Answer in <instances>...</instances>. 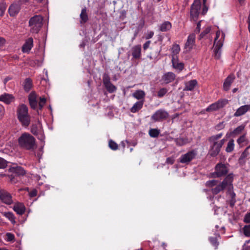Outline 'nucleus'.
<instances>
[{
  "instance_id": "nucleus-10",
  "label": "nucleus",
  "mask_w": 250,
  "mask_h": 250,
  "mask_svg": "<svg viewBox=\"0 0 250 250\" xmlns=\"http://www.w3.org/2000/svg\"><path fill=\"white\" fill-rule=\"evenodd\" d=\"M228 103L229 101L227 99L219 100L217 102L210 104L206 108V111L208 112L216 111L220 108H223L224 106L227 104Z\"/></svg>"
},
{
  "instance_id": "nucleus-46",
  "label": "nucleus",
  "mask_w": 250,
  "mask_h": 250,
  "mask_svg": "<svg viewBox=\"0 0 250 250\" xmlns=\"http://www.w3.org/2000/svg\"><path fill=\"white\" fill-rule=\"evenodd\" d=\"M46 99L44 97L40 98L39 107L40 109L41 110L46 103Z\"/></svg>"
},
{
  "instance_id": "nucleus-51",
  "label": "nucleus",
  "mask_w": 250,
  "mask_h": 250,
  "mask_svg": "<svg viewBox=\"0 0 250 250\" xmlns=\"http://www.w3.org/2000/svg\"><path fill=\"white\" fill-rule=\"evenodd\" d=\"M246 140V137L245 135H243L241 136L237 140V142L239 145H241L242 143H244Z\"/></svg>"
},
{
  "instance_id": "nucleus-53",
  "label": "nucleus",
  "mask_w": 250,
  "mask_h": 250,
  "mask_svg": "<svg viewBox=\"0 0 250 250\" xmlns=\"http://www.w3.org/2000/svg\"><path fill=\"white\" fill-rule=\"evenodd\" d=\"M233 185H232V188H231L230 190H229V189H228V192L230 194L231 199H235V193L233 191Z\"/></svg>"
},
{
  "instance_id": "nucleus-9",
  "label": "nucleus",
  "mask_w": 250,
  "mask_h": 250,
  "mask_svg": "<svg viewBox=\"0 0 250 250\" xmlns=\"http://www.w3.org/2000/svg\"><path fill=\"white\" fill-rule=\"evenodd\" d=\"M201 8V5L198 2L195 1L191 6L190 8V19L194 21H197L199 15V10Z\"/></svg>"
},
{
  "instance_id": "nucleus-18",
  "label": "nucleus",
  "mask_w": 250,
  "mask_h": 250,
  "mask_svg": "<svg viewBox=\"0 0 250 250\" xmlns=\"http://www.w3.org/2000/svg\"><path fill=\"white\" fill-rule=\"evenodd\" d=\"M235 77L233 74H231L227 77L223 84V89L225 91H228L229 89L230 86L235 80Z\"/></svg>"
},
{
  "instance_id": "nucleus-47",
  "label": "nucleus",
  "mask_w": 250,
  "mask_h": 250,
  "mask_svg": "<svg viewBox=\"0 0 250 250\" xmlns=\"http://www.w3.org/2000/svg\"><path fill=\"white\" fill-rule=\"evenodd\" d=\"M7 161L0 157V168H4L7 166Z\"/></svg>"
},
{
  "instance_id": "nucleus-3",
  "label": "nucleus",
  "mask_w": 250,
  "mask_h": 250,
  "mask_svg": "<svg viewBox=\"0 0 250 250\" xmlns=\"http://www.w3.org/2000/svg\"><path fill=\"white\" fill-rule=\"evenodd\" d=\"M223 135L222 133H220L208 138V141L210 144L208 154L210 156L216 157L219 153L222 146L218 143V140L220 139Z\"/></svg>"
},
{
  "instance_id": "nucleus-33",
  "label": "nucleus",
  "mask_w": 250,
  "mask_h": 250,
  "mask_svg": "<svg viewBox=\"0 0 250 250\" xmlns=\"http://www.w3.org/2000/svg\"><path fill=\"white\" fill-rule=\"evenodd\" d=\"M176 144L179 146H182L188 143L187 138H178L175 139Z\"/></svg>"
},
{
  "instance_id": "nucleus-35",
  "label": "nucleus",
  "mask_w": 250,
  "mask_h": 250,
  "mask_svg": "<svg viewBox=\"0 0 250 250\" xmlns=\"http://www.w3.org/2000/svg\"><path fill=\"white\" fill-rule=\"evenodd\" d=\"M171 51L172 53V57L175 56V58L177 57V55L179 53L180 51V47L179 45L177 44H173L171 48Z\"/></svg>"
},
{
  "instance_id": "nucleus-7",
  "label": "nucleus",
  "mask_w": 250,
  "mask_h": 250,
  "mask_svg": "<svg viewBox=\"0 0 250 250\" xmlns=\"http://www.w3.org/2000/svg\"><path fill=\"white\" fill-rule=\"evenodd\" d=\"M228 165L223 164L222 163L217 164L215 167V175L216 177H220L226 175L228 171Z\"/></svg>"
},
{
  "instance_id": "nucleus-22",
  "label": "nucleus",
  "mask_w": 250,
  "mask_h": 250,
  "mask_svg": "<svg viewBox=\"0 0 250 250\" xmlns=\"http://www.w3.org/2000/svg\"><path fill=\"white\" fill-rule=\"evenodd\" d=\"M15 100L14 97L9 94L4 93L0 95V101L2 102L7 104H10Z\"/></svg>"
},
{
  "instance_id": "nucleus-50",
  "label": "nucleus",
  "mask_w": 250,
  "mask_h": 250,
  "mask_svg": "<svg viewBox=\"0 0 250 250\" xmlns=\"http://www.w3.org/2000/svg\"><path fill=\"white\" fill-rule=\"evenodd\" d=\"M214 57L217 59H219L221 57V50L217 49H214Z\"/></svg>"
},
{
  "instance_id": "nucleus-19",
  "label": "nucleus",
  "mask_w": 250,
  "mask_h": 250,
  "mask_svg": "<svg viewBox=\"0 0 250 250\" xmlns=\"http://www.w3.org/2000/svg\"><path fill=\"white\" fill-rule=\"evenodd\" d=\"M172 64L173 67L178 70L179 72L182 71L184 68V63L182 62H179L178 58H175V56H173L172 58Z\"/></svg>"
},
{
  "instance_id": "nucleus-6",
  "label": "nucleus",
  "mask_w": 250,
  "mask_h": 250,
  "mask_svg": "<svg viewBox=\"0 0 250 250\" xmlns=\"http://www.w3.org/2000/svg\"><path fill=\"white\" fill-rule=\"evenodd\" d=\"M197 154V151L195 150H190L182 155L179 158V162L182 164H188L196 157Z\"/></svg>"
},
{
  "instance_id": "nucleus-36",
  "label": "nucleus",
  "mask_w": 250,
  "mask_h": 250,
  "mask_svg": "<svg viewBox=\"0 0 250 250\" xmlns=\"http://www.w3.org/2000/svg\"><path fill=\"white\" fill-rule=\"evenodd\" d=\"M160 134V130L157 128H151L149 130V135L153 138L157 137Z\"/></svg>"
},
{
  "instance_id": "nucleus-55",
  "label": "nucleus",
  "mask_w": 250,
  "mask_h": 250,
  "mask_svg": "<svg viewBox=\"0 0 250 250\" xmlns=\"http://www.w3.org/2000/svg\"><path fill=\"white\" fill-rule=\"evenodd\" d=\"M8 177L10 179V181L11 183L16 184L18 180L16 179L15 176H13V175H9V176H8Z\"/></svg>"
},
{
  "instance_id": "nucleus-61",
  "label": "nucleus",
  "mask_w": 250,
  "mask_h": 250,
  "mask_svg": "<svg viewBox=\"0 0 250 250\" xmlns=\"http://www.w3.org/2000/svg\"><path fill=\"white\" fill-rule=\"evenodd\" d=\"M37 195V191L36 189H33L32 190L30 193H29V196L31 197H35Z\"/></svg>"
},
{
  "instance_id": "nucleus-11",
  "label": "nucleus",
  "mask_w": 250,
  "mask_h": 250,
  "mask_svg": "<svg viewBox=\"0 0 250 250\" xmlns=\"http://www.w3.org/2000/svg\"><path fill=\"white\" fill-rule=\"evenodd\" d=\"M195 35L194 33L191 34L188 36L184 46L186 53L189 52L193 49L195 45Z\"/></svg>"
},
{
  "instance_id": "nucleus-14",
  "label": "nucleus",
  "mask_w": 250,
  "mask_h": 250,
  "mask_svg": "<svg viewBox=\"0 0 250 250\" xmlns=\"http://www.w3.org/2000/svg\"><path fill=\"white\" fill-rule=\"evenodd\" d=\"M103 83L106 90L109 93H113L115 92L117 89L116 86L111 83L110 78L107 76H104L103 78Z\"/></svg>"
},
{
  "instance_id": "nucleus-5",
  "label": "nucleus",
  "mask_w": 250,
  "mask_h": 250,
  "mask_svg": "<svg viewBox=\"0 0 250 250\" xmlns=\"http://www.w3.org/2000/svg\"><path fill=\"white\" fill-rule=\"evenodd\" d=\"M43 18L41 15H35L29 21L30 31L32 33H38L42 25Z\"/></svg>"
},
{
  "instance_id": "nucleus-60",
  "label": "nucleus",
  "mask_w": 250,
  "mask_h": 250,
  "mask_svg": "<svg viewBox=\"0 0 250 250\" xmlns=\"http://www.w3.org/2000/svg\"><path fill=\"white\" fill-rule=\"evenodd\" d=\"M201 21H200L197 24V27L194 31L197 34L199 33L200 32V27H201Z\"/></svg>"
},
{
  "instance_id": "nucleus-44",
  "label": "nucleus",
  "mask_w": 250,
  "mask_h": 250,
  "mask_svg": "<svg viewBox=\"0 0 250 250\" xmlns=\"http://www.w3.org/2000/svg\"><path fill=\"white\" fill-rule=\"evenodd\" d=\"M210 27H208L206 28L200 35V38H204L207 34H208L210 31Z\"/></svg>"
},
{
  "instance_id": "nucleus-38",
  "label": "nucleus",
  "mask_w": 250,
  "mask_h": 250,
  "mask_svg": "<svg viewBox=\"0 0 250 250\" xmlns=\"http://www.w3.org/2000/svg\"><path fill=\"white\" fill-rule=\"evenodd\" d=\"M244 127L245 126L243 125H240L234 129L231 134L235 135H238L244 130Z\"/></svg>"
},
{
  "instance_id": "nucleus-13",
  "label": "nucleus",
  "mask_w": 250,
  "mask_h": 250,
  "mask_svg": "<svg viewBox=\"0 0 250 250\" xmlns=\"http://www.w3.org/2000/svg\"><path fill=\"white\" fill-rule=\"evenodd\" d=\"M31 132L34 135L37 136L39 140L42 141L44 139L43 131L40 126H38L37 125H32L31 128Z\"/></svg>"
},
{
  "instance_id": "nucleus-25",
  "label": "nucleus",
  "mask_w": 250,
  "mask_h": 250,
  "mask_svg": "<svg viewBox=\"0 0 250 250\" xmlns=\"http://www.w3.org/2000/svg\"><path fill=\"white\" fill-rule=\"evenodd\" d=\"M132 55L133 58L136 59H138L140 58L141 55V45L134 46L132 49Z\"/></svg>"
},
{
  "instance_id": "nucleus-64",
  "label": "nucleus",
  "mask_w": 250,
  "mask_h": 250,
  "mask_svg": "<svg viewBox=\"0 0 250 250\" xmlns=\"http://www.w3.org/2000/svg\"><path fill=\"white\" fill-rule=\"evenodd\" d=\"M153 35H154V33H153V32H152V31H150V32H149L147 34V35H146V39H149L153 37Z\"/></svg>"
},
{
  "instance_id": "nucleus-26",
  "label": "nucleus",
  "mask_w": 250,
  "mask_h": 250,
  "mask_svg": "<svg viewBox=\"0 0 250 250\" xmlns=\"http://www.w3.org/2000/svg\"><path fill=\"white\" fill-rule=\"evenodd\" d=\"M80 17L81 19V24H84L88 21V17L87 13V9L86 7H84L82 9Z\"/></svg>"
},
{
  "instance_id": "nucleus-21",
  "label": "nucleus",
  "mask_w": 250,
  "mask_h": 250,
  "mask_svg": "<svg viewBox=\"0 0 250 250\" xmlns=\"http://www.w3.org/2000/svg\"><path fill=\"white\" fill-rule=\"evenodd\" d=\"M13 210L19 215H22L25 211V207L23 204L17 202L13 207Z\"/></svg>"
},
{
  "instance_id": "nucleus-24",
  "label": "nucleus",
  "mask_w": 250,
  "mask_h": 250,
  "mask_svg": "<svg viewBox=\"0 0 250 250\" xmlns=\"http://www.w3.org/2000/svg\"><path fill=\"white\" fill-rule=\"evenodd\" d=\"M197 84V82L196 80H190L186 83L184 90L192 91L194 89Z\"/></svg>"
},
{
  "instance_id": "nucleus-57",
  "label": "nucleus",
  "mask_w": 250,
  "mask_h": 250,
  "mask_svg": "<svg viewBox=\"0 0 250 250\" xmlns=\"http://www.w3.org/2000/svg\"><path fill=\"white\" fill-rule=\"evenodd\" d=\"M31 107L33 109H36L37 107V100L34 102H31L29 103Z\"/></svg>"
},
{
  "instance_id": "nucleus-48",
  "label": "nucleus",
  "mask_w": 250,
  "mask_h": 250,
  "mask_svg": "<svg viewBox=\"0 0 250 250\" xmlns=\"http://www.w3.org/2000/svg\"><path fill=\"white\" fill-rule=\"evenodd\" d=\"M28 100L29 103L36 101V94L34 92L31 93L29 95Z\"/></svg>"
},
{
  "instance_id": "nucleus-31",
  "label": "nucleus",
  "mask_w": 250,
  "mask_h": 250,
  "mask_svg": "<svg viewBox=\"0 0 250 250\" xmlns=\"http://www.w3.org/2000/svg\"><path fill=\"white\" fill-rule=\"evenodd\" d=\"M234 141L233 139H230L228 143L226 148V151L228 153H230L234 150Z\"/></svg>"
},
{
  "instance_id": "nucleus-42",
  "label": "nucleus",
  "mask_w": 250,
  "mask_h": 250,
  "mask_svg": "<svg viewBox=\"0 0 250 250\" xmlns=\"http://www.w3.org/2000/svg\"><path fill=\"white\" fill-rule=\"evenodd\" d=\"M209 241L211 244L215 247V249H216L218 246V242H217V238L216 237H210L209 238Z\"/></svg>"
},
{
  "instance_id": "nucleus-43",
  "label": "nucleus",
  "mask_w": 250,
  "mask_h": 250,
  "mask_svg": "<svg viewBox=\"0 0 250 250\" xmlns=\"http://www.w3.org/2000/svg\"><path fill=\"white\" fill-rule=\"evenodd\" d=\"M6 8V5L4 3H0V16H2Z\"/></svg>"
},
{
  "instance_id": "nucleus-52",
  "label": "nucleus",
  "mask_w": 250,
  "mask_h": 250,
  "mask_svg": "<svg viewBox=\"0 0 250 250\" xmlns=\"http://www.w3.org/2000/svg\"><path fill=\"white\" fill-rule=\"evenodd\" d=\"M5 113L4 107L0 104V120L3 118Z\"/></svg>"
},
{
  "instance_id": "nucleus-16",
  "label": "nucleus",
  "mask_w": 250,
  "mask_h": 250,
  "mask_svg": "<svg viewBox=\"0 0 250 250\" xmlns=\"http://www.w3.org/2000/svg\"><path fill=\"white\" fill-rule=\"evenodd\" d=\"M250 111V104H246L239 107L234 114L236 117L241 116Z\"/></svg>"
},
{
  "instance_id": "nucleus-32",
  "label": "nucleus",
  "mask_w": 250,
  "mask_h": 250,
  "mask_svg": "<svg viewBox=\"0 0 250 250\" xmlns=\"http://www.w3.org/2000/svg\"><path fill=\"white\" fill-rule=\"evenodd\" d=\"M171 28V24L169 21H165L162 23L160 27V30L162 32H166Z\"/></svg>"
},
{
  "instance_id": "nucleus-34",
  "label": "nucleus",
  "mask_w": 250,
  "mask_h": 250,
  "mask_svg": "<svg viewBox=\"0 0 250 250\" xmlns=\"http://www.w3.org/2000/svg\"><path fill=\"white\" fill-rule=\"evenodd\" d=\"M145 93L144 91L138 90H136L133 94V96L138 100H141L145 97Z\"/></svg>"
},
{
  "instance_id": "nucleus-41",
  "label": "nucleus",
  "mask_w": 250,
  "mask_h": 250,
  "mask_svg": "<svg viewBox=\"0 0 250 250\" xmlns=\"http://www.w3.org/2000/svg\"><path fill=\"white\" fill-rule=\"evenodd\" d=\"M244 233L246 236H250V225L245 226L243 228Z\"/></svg>"
},
{
  "instance_id": "nucleus-17",
  "label": "nucleus",
  "mask_w": 250,
  "mask_h": 250,
  "mask_svg": "<svg viewBox=\"0 0 250 250\" xmlns=\"http://www.w3.org/2000/svg\"><path fill=\"white\" fill-rule=\"evenodd\" d=\"M176 75L175 74L171 72H168L165 73L162 77V80L166 84H168L174 81L175 79Z\"/></svg>"
},
{
  "instance_id": "nucleus-45",
  "label": "nucleus",
  "mask_w": 250,
  "mask_h": 250,
  "mask_svg": "<svg viewBox=\"0 0 250 250\" xmlns=\"http://www.w3.org/2000/svg\"><path fill=\"white\" fill-rule=\"evenodd\" d=\"M214 49L221 50V47L223 46V42L219 40L216 42L215 43H214Z\"/></svg>"
},
{
  "instance_id": "nucleus-54",
  "label": "nucleus",
  "mask_w": 250,
  "mask_h": 250,
  "mask_svg": "<svg viewBox=\"0 0 250 250\" xmlns=\"http://www.w3.org/2000/svg\"><path fill=\"white\" fill-rule=\"evenodd\" d=\"M244 221L246 223H250V212L247 213L244 217Z\"/></svg>"
},
{
  "instance_id": "nucleus-2",
  "label": "nucleus",
  "mask_w": 250,
  "mask_h": 250,
  "mask_svg": "<svg viewBox=\"0 0 250 250\" xmlns=\"http://www.w3.org/2000/svg\"><path fill=\"white\" fill-rule=\"evenodd\" d=\"M18 119L23 126L27 127L30 124L31 117L28 113V107L24 104L20 105L17 109Z\"/></svg>"
},
{
  "instance_id": "nucleus-15",
  "label": "nucleus",
  "mask_w": 250,
  "mask_h": 250,
  "mask_svg": "<svg viewBox=\"0 0 250 250\" xmlns=\"http://www.w3.org/2000/svg\"><path fill=\"white\" fill-rule=\"evenodd\" d=\"M21 2L19 1L18 3L12 4L9 8V13L11 16H15L18 14L21 9Z\"/></svg>"
},
{
  "instance_id": "nucleus-28",
  "label": "nucleus",
  "mask_w": 250,
  "mask_h": 250,
  "mask_svg": "<svg viewBox=\"0 0 250 250\" xmlns=\"http://www.w3.org/2000/svg\"><path fill=\"white\" fill-rule=\"evenodd\" d=\"M143 104V101H140L137 102L130 108V111L132 113H136L138 112L140 109H141L142 108Z\"/></svg>"
},
{
  "instance_id": "nucleus-1",
  "label": "nucleus",
  "mask_w": 250,
  "mask_h": 250,
  "mask_svg": "<svg viewBox=\"0 0 250 250\" xmlns=\"http://www.w3.org/2000/svg\"><path fill=\"white\" fill-rule=\"evenodd\" d=\"M19 146L23 149L33 150L37 147L35 138L28 133H22L18 139Z\"/></svg>"
},
{
  "instance_id": "nucleus-8",
  "label": "nucleus",
  "mask_w": 250,
  "mask_h": 250,
  "mask_svg": "<svg viewBox=\"0 0 250 250\" xmlns=\"http://www.w3.org/2000/svg\"><path fill=\"white\" fill-rule=\"evenodd\" d=\"M168 117V113L164 109L156 111L151 116L153 122H160L166 119Z\"/></svg>"
},
{
  "instance_id": "nucleus-4",
  "label": "nucleus",
  "mask_w": 250,
  "mask_h": 250,
  "mask_svg": "<svg viewBox=\"0 0 250 250\" xmlns=\"http://www.w3.org/2000/svg\"><path fill=\"white\" fill-rule=\"evenodd\" d=\"M233 181L232 174H228L223 181L219 185H216L215 188H213L211 189L212 193L216 195L219 192L224 190V189L227 188L230 190L232 188V183Z\"/></svg>"
},
{
  "instance_id": "nucleus-12",
  "label": "nucleus",
  "mask_w": 250,
  "mask_h": 250,
  "mask_svg": "<svg viewBox=\"0 0 250 250\" xmlns=\"http://www.w3.org/2000/svg\"><path fill=\"white\" fill-rule=\"evenodd\" d=\"M0 199L3 203L8 205L13 203L11 194L4 190L0 191Z\"/></svg>"
},
{
  "instance_id": "nucleus-27",
  "label": "nucleus",
  "mask_w": 250,
  "mask_h": 250,
  "mask_svg": "<svg viewBox=\"0 0 250 250\" xmlns=\"http://www.w3.org/2000/svg\"><path fill=\"white\" fill-rule=\"evenodd\" d=\"M249 155L250 153L249 152V149H248V148H246L238 159V162L240 165L244 166L245 165L246 161L245 159Z\"/></svg>"
},
{
  "instance_id": "nucleus-59",
  "label": "nucleus",
  "mask_w": 250,
  "mask_h": 250,
  "mask_svg": "<svg viewBox=\"0 0 250 250\" xmlns=\"http://www.w3.org/2000/svg\"><path fill=\"white\" fill-rule=\"evenodd\" d=\"M5 43V39L3 37H0V47H3Z\"/></svg>"
},
{
  "instance_id": "nucleus-56",
  "label": "nucleus",
  "mask_w": 250,
  "mask_h": 250,
  "mask_svg": "<svg viewBox=\"0 0 250 250\" xmlns=\"http://www.w3.org/2000/svg\"><path fill=\"white\" fill-rule=\"evenodd\" d=\"M6 236L8 241H12L15 238L14 235L11 233H7Z\"/></svg>"
},
{
  "instance_id": "nucleus-23",
  "label": "nucleus",
  "mask_w": 250,
  "mask_h": 250,
  "mask_svg": "<svg viewBox=\"0 0 250 250\" xmlns=\"http://www.w3.org/2000/svg\"><path fill=\"white\" fill-rule=\"evenodd\" d=\"M33 45V40L32 38H28L22 47V51L24 53H28L31 49Z\"/></svg>"
},
{
  "instance_id": "nucleus-37",
  "label": "nucleus",
  "mask_w": 250,
  "mask_h": 250,
  "mask_svg": "<svg viewBox=\"0 0 250 250\" xmlns=\"http://www.w3.org/2000/svg\"><path fill=\"white\" fill-rule=\"evenodd\" d=\"M168 90L167 88L163 87L160 88L157 92V96L158 98L163 97L167 92Z\"/></svg>"
},
{
  "instance_id": "nucleus-62",
  "label": "nucleus",
  "mask_w": 250,
  "mask_h": 250,
  "mask_svg": "<svg viewBox=\"0 0 250 250\" xmlns=\"http://www.w3.org/2000/svg\"><path fill=\"white\" fill-rule=\"evenodd\" d=\"M150 42H151L150 41H148L144 43V44L143 45V48L144 50H146L148 48Z\"/></svg>"
},
{
  "instance_id": "nucleus-58",
  "label": "nucleus",
  "mask_w": 250,
  "mask_h": 250,
  "mask_svg": "<svg viewBox=\"0 0 250 250\" xmlns=\"http://www.w3.org/2000/svg\"><path fill=\"white\" fill-rule=\"evenodd\" d=\"M174 160L172 157H168L167 158L166 163L168 164L172 165L174 163Z\"/></svg>"
},
{
  "instance_id": "nucleus-49",
  "label": "nucleus",
  "mask_w": 250,
  "mask_h": 250,
  "mask_svg": "<svg viewBox=\"0 0 250 250\" xmlns=\"http://www.w3.org/2000/svg\"><path fill=\"white\" fill-rule=\"evenodd\" d=\"M225 127V124L224 122L219 123L215 126V129L217 130H220Z\"/></svg>"
},
{
  "instance_id": "nucleus-29",
  "label": "nucleus",
  "mask_w": 250,
  "mask_h": 250,
  "mask_svg": "<svg viewBox=\"0 0 250 250\" xmlns=\"http://www.w3.org/2000/svg\"><path fill=\"white\" fill-rule=\"evenodd\" d=\"M32 81L30 78H26L25 79L23 84V88L26 92H29L32 87Z\"/></svg>"
},
{
  "instance_id": "nucleus-30",
  "label": "nucleus",
  "mask_w": 250,
  "mask_h": 250,
  "mask_svg": "<svg viewBox=\"0 0 250 250\" xmlns=\"http://www.w3.org/2000/svg\"><path fill=\"white\" fill-rule=\"evenodd\" d=\"M2 215L11 222L13 224L16 223L15 217L14 214L11 212H4Z\"/></svg>"
},
{
  "instance_id": "nucleus-20",
  "label": "nucleus",
  "mask_w": 250,
  "mask_h": 250,
  "mask_svg": "<svg viewBox=\"0 0 250 250\" xmlns=\"http://www.w3.org/2000/svg\"><path fill=\"white\" fill-rule=\"evenodd\" d=\"M9 171L18 176L24 175L25 174V171L22 167L17 166L10 167Z\"/></svg>"
},
{
  "instance_id": "nucleus-40",
  "label": "nucleus",
  "mask_w": 250,
  "mask_h": 250,
  "mask_svg": "<svg viewBox=\"0 0 250 250\" xmlns=\"http://www.w3.org/2000/svg\"><path fill=\"white\" fill-rule=\"evenodd\" d=\"M218 181L215 180H209L206 183V186L208 187L212 188L216 186Z\"/></svg>"
},
{
  "instance_id": "nucleus-63",
  "label": "nucleus",
  "mask_w": 250,
  "mask_h": 250,
  "mask_svg": "<svg viewBox=\"0 0 250 250\" xmlns=\"http://www.w3.org/2000/svg\"><path fill=\"white\" fill-rule=\"evenodd\" d=\"M236 202L235 199H231L229 201V205L231 207H233Z\"/></svg>"
},
{
  "instance_id": "nucleus-39",
  "label": "nucleus",
  "mask_w": 250,
  "mask_h": 250,
  "mask_svg": "<svg viewBox=\"0 0 250 250\" xmlns=\"http://www.w3.org/2000/svg\"><path fill=\"white\" fill-rule=\"evenodd\" d=\"M109 147L113 150H116L118 148V145L116 143L112 140H110L108 143Z\"/></svg>"
}]
</instances>
